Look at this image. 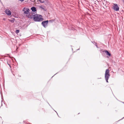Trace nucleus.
I'll return each instance as SVG.
<instances>
[{
    "label": "nucleus",
    "instance_id": "obj_4",
    "mask_svg": "<svg viewBox=\"0 0 124 124\" xmlns=\"http://www.w3.org/2000/svg\"><path fill=\"white\" fill-rule=\"evenodd\" d=\"M48 20L45 21H43L41 23V24L45 28H46L47 24H48Z\"/></svg>",
    "mask_w": 124,
    "mask_h": 124
},
{
    "label": "nucleus",
    "instance_id": "obj_21",
    "mask_svg": "<svg viewBox=\"0 0 124 124\" xmlns=\"http://www.w3.org/2000/svg\"><path fill=\"white\" fill-rule=\"evenodd\" d=\"M3 20H5V19L4 18L3 19Z\"/></svg>",
    "mask_w": 124,
    "mask_h": 124
},
{
    "label": "nucleus",
    "instance_id": "obj_19",
    "mask_svg": "<svg viewBox=\"0 0 124 124\" xmlns=\"http://www.w3.org/2000/svg\"><path fill=\"white\" fill-rule=\"evenodd\" d=\"M123 1V2L124 3V0H122Z\"/></svg>",
    "mask_w": 124,
    "mask_h": 124
},
{
    "label": "nucleus",
    "instance_id": "obj_16",
    "mask_svg": "<svg viewBox=\"0 0 124 124\" xmlns=\"http://www.w3.org/2000/svg\"><path fill=\"white\" fill-rule=\"evenodd\" d=\"M1 97L2 99V100L3 97V96H2V95H1Z\"/></svg>",
    "mask_w": 124,
    "mask_h": 124
},
{
    "label": "nucleus",
    "instance_id": "obj_1",
    "mask_svg": "<svg viewBox=\"0 0 124 124\" xmlns=\"http://www.w3.org/2000/svg\"><path fill=\"white\" fill-rule=\"evenodd\" d=\"M42 17V15L36 14L34 16L33 20L35 22H40L43 20Z\"/></svg>",
    "mask_w": 124,
    "mask_h": 124
},
{
    "label": "nucleus",
    "instance_id": "obj_2",
    "mask_svg": "<svg viewBox=\"0 0 124 124\" xmlns=\"http://www.w3.org/2000/svg\"><path fill=\"white\" fill-rule=\"evenodd\" d=\"M110 76L109 70L108 69H107L105 71V80L107 82H108V80Z\"/></svg>",
    "mask_w": 124,
    "mask_h": 124
},
{
    "label": "nucleus",
    "instance_id": "obj_27",
    "mask_svg": "<svg viewBox=\"0 0 124 124\" xmlns=\"http://www.w3.org/2000/svg\"><path fill=\"white\" fill-rule=\"evenodd\" d=\"M51 21V20H50L49 21Z\"/></svg>",
    "mask_w": 124,
    "mask_h": 124
},
{
    "label": "nucleus",
    "instance_id": "obj_8",
    "mask_svg": "<svg viewBox=\"0 0 124 124\" xmlns=\"http://www.w3.org/2000/svg\"><path fill=\"white\" fill-rule=\"evenodd\" d=\"M31 10L33 12H36L37 11L36 8L34 7H33L31 8Z\"/></svg>",
    "mask_w": 124,
    "mask_h": 124
},
{
    "label": "nucleus",
    "instance_id": "obj_20",
    "mask_svg": "<svg viewBox=\"0 0 124 124\" xmlns=\"http://www.w3.org/2000/svg\"><path fill=\"white\" fill-rule=\"evenodd\" d=\"M55 74L54 75V76H53V77H52H52H53L54 75H55V74Z\"/></svg>",
    "mask_w": 124,
    "mask_h": 124
},
{
    "label": "nucleus",
    "instance_id": "obj_6",
    "mask_svg": "<svg viewBox=\"0 0 124 124\" xmlns=\"http://www.w3.org/2000/svg\"><path fill=\"white\" fill-rule=\"evenodd\" d=\"M5 13L8 15L10 16L11 14V11L8 9H7L5 10Z\"/></svg>",
    "mask_w": 124,
    "mask_h": 124
},
{
    "label": "nucleus",
    "instance_id": "obj_13",
    "mask_svg": "<svg viewBox=\"0 0 124 124\" xmlns=\"http://www.w3.org/2000/svg\"><path fill=\"white\" fill-rule=\"evenodd\" d=\"M19 32V30H16V31L15 32L17 34Z\"/></svg>",
    "mask_w": 124,
    "mask_h": 124
},
{
    "label": "nucleus",
    "instance_id": "obj_15",
    "mask_svg": "<svg viewBox=\"0 0 124 124\" xmlns=\"http://www.w3.org/2000/svg\"><path fill=\"white\" fill-rule=\"evenodd\" d=\"M25 8H24L23 9V11H24V9Z\"/></svg>",
    "mask_w": 124,
    "mask_h": 124
},
{
    "label": "nucleus",
    "instance_id": "obj_23",
    "mask_svg": "<svg viewBox=\"0 0 124 124\" xmlns=\"http://www.w3.org/2000/svg\"><path fill=\"white\" fill-rule=\"evenodd\" d=\"M48 104H49V105H50H50L49 104V103H48Z\"/></svg>",
    "mask_w": 124,
    "mask_h": 124
},
{
    "label": "nucleus",
    "instance_id": "obj_12",
    "mask_svg": "<svg viewBox=\"0 0 124 124\" xmlns=\"http://www.w3.org/2000/svg\"><path fill=\"white\" fill-rule=\"evenodd\" d=\"M10 60H8L7 61V63L8 64L9 66V67L10 68H11V66L10 65Z\"/></svg>",
    "mask_w": 124,
    "mask_h": 124
},
{
    "label": "nucleus",
    "instance_id": "obj_18",
    "mask_svg": "<svg viewBox=\"0 0 124 124\" xmlns=\"http://www.w3.org/2000/svg\"><path fill=\"white\" fill-rule=\"evenodd\" d=\"M54 111H55V112H56V113H57V115H58V114L57 113V112H56V111H55V110H54Z\"/></svg>",
    "mask_w": 124,
    "mask_h": 124
},
{
    "label": "nucleus",
    "instance_id": "obj_14",
    "mask_svg": "<svg viewBox=\"0 0 124 124\" xmlns=\"http://www.w3.org/2000/svg\"><path fill=\"white\" fill-rule=\"evenodd\" d=\"M40 8H41L42 9H43V10H45L44 8L43 7V6H40Z\"/></svg>",
    "mask_w": 124,
    "mask_h": 124
},
{
    "label": "nucleus",
    "instance_id": "obj_7",
    "mask_svg": "<svg viewBox=\"0 0 124 124\" xmlns=\"http://www.w3.org/2000/svg\"><path fill=\"white\" fill-rule=\"evenodd\" d=\"M35 13H32L31 14H30L28 16V17L29 18L31 19H33V17L35 15Z\"/></svg>",
    "mask_w": 124,
    "mask_h": 124
},
{
    "label": "nucleus",
    "instance_id": "obj_11",
    "mask_svg": "<svg viewBox=\"0 0 124 124\" xmlns=\"http://www.w3.org/2000/svg\"><path fill=\"white\" fill-rule=\"evenodd\" d=\"M92 42L93 43V44H94L96 46L97 48H98V47L97 45V43H96L94 41H92Z\"/></svg>",
    "mask_w": 124,
    "mask_h": 124
},
{
    "label": "nucleus",
    "instance_id": "obj_24",
    "mask_svg": "<svg viewBox=\"0 0 124 124\" xmlns=\"http://www.w3.org/2000/svg\"><path fill=\"white\" fill-rule=\"evenodd\" d=\"M72 50H73V48H72Z\"/></svg>",
    "mask_w": 124,
    "mask_h": 124
},
{
    "label": "nucleus",
    "instance_id": "obj_25",
    "mask_svg": "<svg viewBox=\"0 0 124 124\" xmlns=\"http://www.w3.org/2000/svg\"><path fill=\"white\" fill-rule=\"evenodd\" d=\"M123 102V103L124 104V102Z\"/></svg>",
    "mask_w": 124,
    "mask_h": 124
},
{
    "label": "nucleus",
    "instance_id": "obj_10",
    "mask_svg": "<svg viewBox=\"0 0 124 124\" xmlns=\"http://www.w3.org/2000/svg\"><path fill=\"white\" fill-rule=\"evenodd\" d=\"M41 3H44L45 1H47V0H38Z\"/></svg>",
    "mask_w": 124,
    "mask_h": 124
},
{
    "label": "nucleus",
    "instance_id": "obj_22",
    "mask_svg": "<svg viewBox=\"0 0 124 124\" xmlns=\"http://www.w3.org/2000/svg\"><path fill=\"white\" fill-rule=\"evenodd\" d=\"M79 48L78 49H77V50H79Z\"/></svg>",
    "mask_w": 124,
    "mask_h": 124
},
{
    "label": "nucleus",
    "instance_id": "obj_5",
    "mask_svg": "<svg viewBox=\"0 0 124 124\" xmlns=\"http://www.w3.org/2000/svg\"><path fill=\"white\" fill-rule=\"evenodd\" d=\"M113 9L116 11H118L119 10V8L116 4H114Z\"/></svg>",
    "mask_w": 124,
    "mask_h": 124
},
{
    "label": "nucleus",
    "instance_id": "obj_26",
    "mask_svg": "<svg viewBox=\"0 0 124 124\" xmlns=\"http://www.w3.org/2000/svg\"><path fill=\"white\" fill-rule=\"evenodd\" d=\"M123 102V103L124 104V102Z\"/></svg>",
    "mask_w": 124,
    "mask_h": 124
},
{
    "label": "nucleus",
    "instance_id": "obj_3",
    "mask_svg": "<svg viewBox=\"0 0 124 124\" xmlns=\"http://www.w3.org/2000/svg\"><path fill=\"white\" fill-rule=\"evenodd\" d=\"M100 53L102 54L104 53H105L107 55L109 56H111V54L107 50L101 49L100 50Z\"/></svg>",
    "mask_w": 124,
    "mask_h": 124
},
{
    "label": "nucleus",
    "instance_id": "obj_17",
    "mask_svg": "<svg viewBox=\"0 0 124 124\" xmlns=\"http://www.w3.org/2000/svg\"><path fill=\"white\" fill-rule=\"evenodd\" d=\"M124 118V117H123L122 118V119H121V120L122 119H123ZM120 120H121V119H120Z\"/></svg>",
    "mask_w": 124,
    "mask_h": 124
},
{
    "label": "nucleus",
    "instance_id": "obj_9",
    "mask_svg": "<svg viewBox=\"0 0 124 124\" xmlns=\"http://www.w3.org/2000/svg\"><path fill=\"white\" fill-rule=\"evenodd\" d=\"M26 11H24V13L25 14H27L29 12V9L28 8H26Z\"/></svg>",
    "mask_w": 124,
    "mask_h": 124
}]
</instances>
